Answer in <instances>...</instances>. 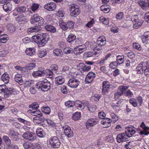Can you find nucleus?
<instances>
[{
  "instance_id": "nucleus-31",
  "label": "nucleus",
  "mask_w": 149,
  "mask_h": 149,
  "mask_svg": "<svg viewBox=\"0 0 149 149\" xmlns=\"http://www.w3.org/2000/svg\"><path fill=\"white\" fill-rule=\"evenodd\" d=\"M76 36L73 34H71L69 35L67 38V41L71 43H72L74 42L75 40Z\"/></svg>"
},
{
  "instance_id": "nucleus-10",
  "label": "nucleus",
  "mask_w": 149,
  "mask_h": 149,
  "mask_svg": "<svg viewBox=\"0 0 149 149\" xmlns=\"http://www.w3.org/2000/svg\"><path fill=\"white\" fill-rule=\"evenodd\" d=\"M40 38L39 41H38V44L44 45L47 42L48 38V36L45 33L41 34Z\"/></svg>"
},
{
  "instance_id": "nucleus-49",
  "label": "nucleus",
  "mask_w": 149,
  "mask_h": 149,
  "mask_svg": "<svg viewBox=\"0 0 149 149\" xmlns=\"http://www.w3.org/2000/svg\"><path fill=\"white\" fill-rule=\"evenodd\" d=\"M63 52L65 53L66 54H72L74 52L73 50L71 48L66 47L63 49Z\"/></svg>"
},
{
  "instance_id": "nucleus-14",
  "label": "nucleus",
  "mask_w": 149,
  "mask_h": 149,
  "mask_svg": "<svg viewBox=\"0 0 149 149\" xmlns=\"http://www.w3.org/2000/svg\"><path fill=\"white\" fill-rule=\"evenodd\" d=\"M56 3L54 2H50L44 5V8L47 10L52 11L56 8Z\"/></svg>"
},
{
  "instance_id": "nucleus-63",
  "label": "nucleus",
  "mask_w": 149,
  "mask_h": 149,
  "mask_svg": "<svg viewBox=\"0 0 149 149\" xmlns=\"http://www.w3.org/2000/svg\"><path fill=\"white\" fill-rule=\"evenodd\" d=\"M39 7V6L38 4L34 3L31 7V9L32 11L34 12L38 9Z\"/></svg>"
},
{
  "instance_id": "nucleus-18",
  "label": "nucleus",
  "mask_w": 149,
  "mask_h": 149,
  "mask_svg": "<svg viewBox=\"0 0 149 149\" xmlns=\"http://www.w3.org/2000/svg\"><path fill=\"white\" fill-rule=\"evenodd\" d=\"M34 122L36 123L39 124L42 122H43L45 120V118L42 114L33 118Z\"/></svg>"
},
{
  "instance_id": "nucleus-3",
  "label": "nucleus",
  "mask_w": 149,
  "mask_h": 149,
  "mask_svg": "<svg viewBox=\"0 0 149 149\" xmlns=\"http://www.w3.org/2000/svg\"><path fill=\"white\" fill-rule=\"evenodd\" d=\"M16 9L17 12L20 13H24V14L23 15L25 17H28L30 16H31L32 14L31 12L27 9L25 6H20L17 7L16 8Z\"/></svg>"
},
{
  "instance_id": "nucleus-59",
  "label": "nucleus",
  "mask_w": 149,
  "mask_h": 149,
  "mask_svg": "<svg viewBox=\"0 0 149 149\" xmlns=\"http://www.w3.org/2000/svg\"><path fill=\"white\" fill-rule=\"evenodd\" d=\"M136 100L132 98L130 99L129 102L133 106L136 107L137 105Z\"/></svg>"
},
{
  "instance_id": "nucleus-50",
  "label": "nucleus",
  "mask_w": 149,
  "mask_h": 149,
  "mask_svg": "<svg viewBox=\"0 0 149 149\" xmlns=\"http://www.w3.org/2000/svg\"><path fill=\"white\" fill-rule=\"evenodd\" d=\"M16 29L15 27L12 24H10L8 28V31L11 33H13L15 31Z\"/></svg>"
},
{
  "instance_id": "nucleus-9",
  "label": "nucleus",
  "mask_w": 149,
  "mask_h": 149,
  "mask_svg": "<svg viewBox=\"0 0 149 149\" xmlns=\"http://www.w3.org/2000/svg\"><path fill=\"white\" fill-rule=\"evenodd\" d=\"M80 83V81L78 79L73 78L69 79L68 83V85L70 87L76 88L78 87Z\"/></svg>"
},
{
  "instance_id": "nucleus-17",
  "label": "nucleus",
  "mask_w": 149,
  "mask_h": 149,
  "mask_svg": "<svg viewBox=\"0 0 149 149\" xmlns=\"http://www.w3.org/2000/svg\"><path fill=\"white\" fill-rule=\"evenodd\" d=\"M128 87L127 86H122L119 87L118 89L120 92H118L115 93V95H116L117 94L120 96L122 95V94L126 92V90L127 89Z\"/></svg>"
},
{
  "instance_id": "nucleus-28",
  "label": "nucleus",
  "mask_w": 149,
  "mask_h": 149,
  "mask_svg": "<svg viewBox=\"0 0 149 149\" xmlns=\"http://www.w3.org/2000/svg\"><path fill=\"white\" fill-rule=\"evenodd\" d=\"M124 56L123 55H118L116 56V62L117 65L122 64L124 61Z\"/></svg>"
},
{
  "instance_id": "nucleus-61",
  "label": "nucleus",
  "mask_w": 149,
  "mask_h": 149,
  "mask_svg": "<svg viewBox=\"0 0 149 149\" xmlns=\"http://www.w3.org/2000/svg\"><path fill=\"white\" fill-rule=\"evenodd\" d=\"M58 45L60 48L64 49L66 47V45L65 42L63 41H60L58 43Z\"/></svg>"
},
{
  "instance_id": "nucleus-40",
  "label": "nucleus",
  "mask_w": 149,
  "mask_h": 149,
  "mask_svg": "<svg viewBox=\"0 0 149 149\" xmlns=\"http://www.w3.org/2000/svg\"><path fill=\"white\" fill-rule=\"evenodd\" d=\"M100 8L102 11L106 13H108L110 11V9L108 6L105 5L101 6Z\"/></svg>"
},
{
  "instance_id": "nucleus-8",
  "label": "nucleus",
  "mask_w": 149,
  "mask_h": 149,
  "mask_svg": "<svg viewBox=\"0 0 149 149\" xmlns=\"http://www.w3.org/2000/svg\"><path fill=\"white\" fill-rule=\"evenodd\" d=\"M129 139L128 135H126L125 133L119 134L117 135L116 137L117 141L119 143L126 141Z\"/></svg>"
},
{
  "instance_id": "nucleus-41",
  "label": "nucleus",
  "mask_w": 149,
  "mask_h": 149,
  "mask_svg": "<svg viewBox=\"0 0 149 149\" xmlns=\"http://www.w3.org/2000/svg\"><path fill=\"white\" fill-rule=\"evenodd\" d=\"M82 48H74V51H77V53L79 54H81L86 50V47L85 45H83Z\"/></svg>"
},
{
  "instance_id": "nucleus-29",
  "label": "nucleus",
  "mask_w": 149,
  "mask_h": 149,
  "mask_svg": "<svg viewBox=\"0 0 149 149\" xmlns=\"http://www.w3.org/2000/svg\"><path fill=\"white\" fill-rule=\"evenodd\" d=\"M10 77L8 74L6 73H4L1 76V79L5 83L7 84L9 82Z\"/></svg>"
},
{
  "instance_id": "nucleus-22",
  "label": "nucleus",
  "mask_w": 149,
  "mask_h": 149,
  "mask_svg": "<svg viewBox=\"0 0 149 149\" xmlns=\"http://www.w3.org/2000/svg\"><path fill=\"white\" fill-rule=\"evenodd\" d=\"M97 45L101 46L104 45L106 43V38L103 36H101L98 38L97 42Z\"/></svg>"
},
{
  "instance_id": "nucleus-25",
  "label": "nucleus",
  "mask_w": 149,
  "mask_h": 149,
  "mask_svg": "<svg viewBox=\"0 0 149 149\" xmlns=\"http://www.w3.org/2000/svg\"><path fill=\"white\" fill-rule=\"evenodd\" d=\"M45 29L47 31L52 33H55L56 31V28L55 27L51 25H47L45 26Z\"/></svg>"
},
{
  "instance_id": "nucleus-23",
  "label": "nucleus",
  "mask_w": 149,
  "mask_h": 149,
  "mask_svg": "<svg viewBox=\"0 0 149 149\" xmlns=\"http://www.w3.org/2000/svg\"><path fill=\"white\" fill-rule=\"evenodd\" d=\"M139 4L143 9L146 10L149 8V3L147 0H145L144 1H141Z\"/></svg>"
},
{
  "instance_id": "nucleus-54",
  "label": "nucleus",
  "mask_w": 149,
  "mask_h": 149,
  "mask_svg": "<svg viewBox=\"0 0 149 149\" xmlns=\"http://www.w3.org/2000/svg\"><path fill=\"white\" fill-rule=\"evenodd\" d=\"M51 70L53 72H55L54 73H56L58 71V67L56 65H52L50 67Z\"/></svg>"
},
{
  "instance_id": "nucleus-5",
  "label": "nucleus",
  "mask_w": 149,
  "mask_h": 149,
  "mask_svg": "<svg viewBox=\"0 0 149 149\" xmlns=\"http://www.w3.org/2000/svg\"><path fill=\"white\" fill-rule=\"evenodd\" d=\"M22 137L26 140L31 141H33L37 138L36 134L32 132H26L22 135Z\"/></svg>"
},
{
  "instance_id": "nucleus-27",
  "label": "nucleus",
  "mask_w": 149,
  "mask_h": 149,
  "mask_svg": "<svg viewBox=\"0 0 149 149\" xmlns=\"http://www.w3.org/2000/svg\"><path fill=\"white\" fill-rule=\"evenodd\" d=\"M32 74L34 77L43 76L45 74V70H38L34 71L33 73Z\"/></svg>"
},
{
  "instance_id": "nucleus-37",
  "label": "nucleus",
  "mask_w": 149,
  "mask_h": 149,
  "mask_svg": "<svg viewBox=\"0 0 149 149\" xmlns=\"http://www.w3.org/2000/svg\"><path fill=\"white\" fill-rule=\"evenodd\" d=\"M36 133L40 137H43L45 135L44 132L41 129H37L36 130Z\"/></svg>"
},
{
  "instance_id": "nucleus-35",
  "label": "nucleus",
  "mask_w": 149,
  "mask_h": 149,
  "mask_svg": "<svg viewBox=\"0 0 149 149\" xmlns=\"http://www.w3.org/2000/svg\"><path fill=\"white\" fill-rule=\"evenodd\" d=\"M85 105L88 110L91 112H93L96 109V107L95 105H91L87 102L86 103Z\"/></svg>"
},
{
  "instance_id": "nucleus-13",
  "label": "nucleus",
  "mask_w": 149,
  "mask_h": 149,
  "mask_svg": "<svg viewBox=\"0 0 149 149\" xmlns=\"http://www.w3.org/2000/svg\"><path fill=\"white\" fill-rule=\"evenodd\" d=\"M126 130L125 131V133L128 135L129 138L136 132L135 128L132 126L126 127Z\"/></svg>"
},
{
  "instance_id": "nucleus-36",
  "label": "nucleus",
  "mask_w": 149,
  "mask_h": 149,
  "mask_svg": "<svg viewBox=\"0 0 149 149\" xmlns=\"http://www.w3.org/2000/svg\"><path fill=\"white\" fill-rule=\"evenodd\" d=\"M45 74H46L49 78H53L54 75V73L50 69H47L45 70Z\"/></svg>"
},
{
  "instance_id": "nucleus-57",
  "label": "nucleus",
  "mask_w": 149,
  "mask_h": 149,
  "mask_svg": "<svg viewBox=\"0 0 149 149\" xmlns=\"http://www.w3.org/2000/svg\"><path fill=\"white\" fill-rule=\"evenodd\" d=\"M67 24L68 26V29H72L74 28V23L73 22L70 21L67 22Z\"/></svg>"
},
{
  "instance_id": "nucleus-33",
  "label": "nucleus",
  "mask_w": 149,
  "mask_h": 149,
  "mask_svg": "<svg viewBox=\"0 0 149 149\" xmlns=\"http://www.w3.org/2000/svg\"><path fill=\"white\" fill-rule=\"evenodd\" d=\"M59 25L60 27L63 30L66 31L68 29L67 23L65 22L60 21L59 22Z\"/></svg>"
},
{
  "instance_id": "nucleus-62",
  "label": "nucleus",
  "mask_w": 149,
  "mask_h": 149,
  "mask_svg": "<svg viewBox=\"0 0 149 149\" xmlns=\"http://www.w3.org/2000/svg\"><path fill=\"white\" fill-rule=\"evenodd\" d=\"M98 116L100 119H104L106 116V114L104 112L101 111L99 113Z\"/></svg>"
},
{
  "instance_id": "nucleus-16",
  "label": "nucleus",
  "mask_w": 149,
  "mask_h": 149,
  "mask_svg": "<svg viewBox=\"0 0 149 149\" xmlns=\"http://www.w3.org/2000/svg\"><path fill=\"white\" fill-rule=\"evenodd\" d=\"M4 92V97L5 98L8 97L12 95L14 92V89L12 88H5Z\"/></svg>"
},
{
  "instance_id": "nucleus-44",
  "label": "nucleus",
  "mask_w": 149,
  "mask_h": 149,
  "mask_svg": "<svg viewBox=\"0 0 149 149\" xmlns=\"http://www.w3.org/2000/svg\"><path fill=\"white\" fill-rule=\"evenodd\" d=\"M41 35L38 34L37 35H35L32 36L33 40L38 44V41H39Z\"/></svg>"
},
{
  "instance_id": "nucleus-7",
  "label": "nucleus",
  "mask_w": 149,
  "mask_h": 149,
  "mask_svg": "<svg viewBox=\"0 0 149 149\" xmlns=\"http://www.w3.org/2000/svg\"><path fill=\"white\" fill-rule=\"evenodd\" d=\"M51 146L53 148H58L59 147L61 143L58 138L56 136L52 137L49 140Z\"/></svg>"
},
{
  "instance_id": "nucleus-46",
  "label": "nucleus",
  "mask_w": 149,
  "mask_h": 149,
  "mask_svg": "<svg viewBox=\"0 0 149 149\" xmlns=\"http://www.w3.org/2000/svg\"><path fill=\"white\" fill-rule=\"evenodd\" d=\"M75 104V103L74 101H68L65 103V106L68 107H72Z\"/></svg>"
},
{
  "instance_id": "nucleus-58",
  "label": "nucleus",
  "mask_w": 149,
  "mask_h": 149,
  "mask_svg": "<svg viewBox=\"0 0 149 149\" xmlns=\"http://www.w3.org/2000/svg\"><path fill=\"white\" fill-rule=\"evenodd\" d=\"M110 85L104 86V88H103L102 93L104 95H105L106 94V92H108L109 89L110 88Z\"/></svg>"
},
{
  "instance_id": "nucleus-39",
  "label": "nucleus",
  "mask_w": 149,
  "mask_h": 149,
  "mask_svg": "<svg viewBox=\"0 0 149 149\" xmlns=\"http://www.w3.org/2000/svg\"><path fill=\"white\" fill-rule=\"evenodd\" d=\"M23 146L25 149L30 148V149H32L33 143L29 141H26L24 143Z\"/></svg>"
},
{
  "instance_id": "nucleus-48",
  "label": "nucleus",
  "mask_w": 149,
  "mask_h": 149,
  "mask_svg": "<svg viewBox=\"0 0 149 149\" xmlns=\"http://www.w3.org/2000/svg\"><path fill=\"white\" fill-rule=\"evenodd\" d=\"M31 113L33 116H35V117H37L39 116H40V115L42 114H43V113L42 112L39 110H36L35 111H32L31 112Z\"/></svg>"
},
{
  "instance_id": "nucleus-26",
  "label": "nucleus",
  "mask_w": 149,
  "mask_h": 149,
  "mask_svg": "<svg viewBox=\"0 0 149 149\" xmlns=\"http://www.w3.org/2000/svg\"><path fill=\"white\" fill-rule=\"evenodd\" d=\"M26 54L29 56H31L35 54L36 53V49L34 48H28L26 51Z\"/></svg>"
},
{
  "instance_id": "nucleus-19",
  "label": "nucleus",
  "mask_w": 149,
  "mask_h": 149,
  "mask_svg": "<svg viewBox=\"0 0 149 149\" xmlns=\"http://www.w3.org/2000/svg\"><path fill=\"white\" fill-rule=\"evenodd\" d=\"M141 127H142L144 131H141L140 132L141 134H148L149 133V127L146 126L144 122L141 123L140 125Z\"/></svg>"
},
{
  "instance_id": "nucleus-47",
  "label": "nucleus",
  "mask_w": 149,
  "mask_h": 149,
  "mask_svg": "<svg viewBox=\"0 0 149 149\" xmlns=\"http://www.w3.org/2000/svg\"><path fill=\"white\" fill-rule=\"evenodd\" d=\"M29 108L30 109H36L39 107V105L38 103L36 102H34L30 105Z\"/></svg>"
},
{
  "instance_id": "nucleus-55",
  "label": "nucleus",
  "mask_w": 149,
  "mask_h": 149,
  "mask_svg": "<svg viewBox=\"0 0 149 149\" xmlns=\"http://www.w3.org/2000/svg\"><path fill=\"white\" fill-rule=\"evenodd\" d=\"M35 67L36 64L33 63H30L25 68V69L26 68L28 70H30L32 69Z\"/></svg>"
},
{
  "instance_id": "nucleus-11",
  "label": "nucleus",
  "mask_w": 149,
  "mask_h": 149,
  "mask_svg": "<svg viewBox=\"0 0 149 149\" xmlns=\"http://www.w3.org/2000/svg\"><path fill=\"white\" fill-rule=\"evenodd\" d=\"M62 127L64 130L65 134L68 137H71L73 136V131L68 126L65 125L63 126Z\"/></svg>"
},
{
  "instance_id": "nucleus-38",
  "label": "nucleus",
  "mask_w": 149,
  "mask_h": 149,
  "mask_svg": "<svg viewBox=\"0 0 149 149\" xmlns=\"http://www.w3.org/2000/svg\"><path fill=\"white\" fill-rule=\"evenodd\" d=\"M8 134L9 136L13 138L14 140H16L17 138V133L13 130H10L9 131Z\"/></svg>"
},
{
  "instance_id": "nucleus-52",
  "label": "nucleus",
  "mask_w": 149,
  "mask_h": 149,
  "mask_svg": "<svg viewBox=\"0 0 149 149\" xmlns=\"http://www.w3.org/2000/svg\"><path fill=\"white\" fill-rule=\"evenodd\" d=\"M24 86L26 87H31L33 86V81H26L24 83Z\"/></svg>"
},
{
  "instance_id": "nucleus-56",
  "label": "nucleus",
  "mask_w": 149,
  "mask_h": 149,
  "mask_svg": "<svg viewBox=\"0 0 149 149\" xmlns=\"http://www.w3.org/2000/svg\"><path fill=\"white\" fill-rule=\"evenodd\" d=\"M133 95V93L130 90H128L124 93V95L129 98L132 97Z\"/></svg>"
},
{
  "instance_id": "nucleus-24",
  "label": "nucleus",
  "mask_w": 149,
  "mask_h": 149,
  "mask_svg": "<svg viewBox=\"0 0 149 149\" xmlns=\"http://www.w3.org/2000/svg\"><path fill=\"white\" fill-rule=\"evenodd\" d=\"M20 74H17L15 76L14 78L15 80L20 85H22L23 83Z\"/></svg>"
},
{
  "instance_id": "nucleus-2",
  "label": "nucleus",
  "mask_w": 149,
  "mask_h": 149,
  "mask_svg": "<svg viewBox=\"0 0 149 149\" xmlns=\"http://www.w3.org/2000/svg\"><path fill=\"white\" fill-rule=\"evenodd\" d=\"M31 24L37 25H43L45 23L44 19L42 17L38 16L36 15L32 16L30 20Z\"/></svg>"
},
{
  "instance_id": "nucleus-64",
  "label": "nucleus",
  "mask_w": 149,
  "mask_h": 149,
  "mask_svg": "<svg viewBox=\"0 0 149 149\" xmlns=\"http://www.w3.org/2000/svg\"><path fill=\"white\" fill-rule=\"evenodd\" d=\"M41 147L40 144L38 143H36L34 145L33 144L32 149H41Z\"/></svg>"
},
{
  "instance_id": "nucleus-12",
  "label": "nucleus",
  "mask_w": 149,
  "mask_h": 149,
  "mask_svg": "<svg viewBox=\"0 0 149 149\" xmlns=\"http://www.w3.org/2000/svg\"><path fill=\"white\" fill-rule=\"evenodd\" d=\"M95 76V73L93 72H89L86 76L85 81L86 84L91 83L94 79Z\"/></svg>"
},
{
  "instance_id": "nucleus-21",
  "label": "nucleus",
  "mask_w": 149,
  "mask_h": 149,
  "mask_svg": "<svg viewBox=\"0 0 149 149\" xmlns=\"http://www.w3.org/2000/svg\"><path fill=\"white\" fill-rule=\"evenodd\" d=\"M12 3L11 2H9L3 5V8L5 11L7 13H9L12 10Z\"/></svg>"
},
{
  "instance_id": "nucleus-20",
  "label": "nucleus",
  "mask_w": 149,
  "mask_h": 149,
  "mask_svg": "<svg viewBox=\"0 0 149 149\" xmlns=\"http://www.w3.org/2000/svg\"><path fill=\"white\" fill-rule=\"evenodd\" d=\"M97 123V121L96 119L93 118L89 119L86 122V128L88 129L89 126H92Z\"/></svg>"
},
{
  "instance_id": "nucleus-42",
  "label": "nucleus",
  "mask_w": 149,
  "mask_h": 149,
  "mask_svg": "<svg viewBox=\"0 0 149 149\" xmlns=\"http://www.w3.org/2000/svg\"><path fill=\"white\" fill-rule=\"evenodd\" d=\"M3 139L8 146H10L11 143V140L8 136H4L3 137Z\"/></svg>"
},
{
  "instance_id": "nucleus-51",
  "label": "nucleus",
  "mask_w": 149,
  "mask_h": 149,
  "mask_svg": "<svg viewBox=\"0 0 149 149\" xmlns=\"http://www.w3.org/2000/svg\"><path fill=\"white\" fill-rule=\"evenodd\" d=\"M93 55V53L91 52H85L83 55V57L86 58L91 57Z\"/></svg>"
},
{
  "instance_id": "nucleus-43",
  "label": "nucleus",
  "mask_w": 149,
  "mask_h": 149,
  "mask_svg": "<svg viewBox=\"0 0 149 149\" xmlns=\"http://www.w3.org/2000/svg\"><path fill=\"white\" fill-rule=\"evenodd\" d=\"M57 81L56 84L58 85H61L64 82V79L61 77H58L56 78Z\"/></svg>"
},
{
  "instance_id": "nucleus-6",
  "label": "nucleus",
  "mask_w": 149,
  "mask_h": 149,
  "mask_svg": "<svg viewBox=\"0 0 149 149\" xmlns=\"http://www.w3.org/2000/svg\"><path fill=\"white\" fill-rule=\"evenodd\" d=\"M131 20L133 24L134 28L135 29H138L143 24L141 20L139 19L137 15H132L131 17Z\"/></svg>"
},
{
  "instance_id": "nucleus-60",
  "label": "nucleus",
  "mask_w": 149,
  "mask_h": 149,
  "mask_svg": "<svg viewBox=\"0 0 149 149\" xmlns=\"http://www.w3.org/2000/svg\"><path fill=\"white\" fill-rule=\"evenodd\" d=\"M123 17V13L122 12L118 13L116 15V18L117 19H122Z\"/></svg>"
},
{
  "instance_id": "nucleus-15",
  "label": "nucleus",
  "mask_w": 149,
  "mask_h": 149,
  "mask_svg": "<svg viewBox=\"0 0 149 149\" xmlns=\"http://www.w3.org/2000/svg\"><path fill=\"white\" fill-rule=\"evenodd\" d=\"M41 26L40 25H36L28 29V33L29 34L31 33L37 32L41 30Z\"/></svg>"
},
{
  "instance_id": "nucleus-30",
  "label": "nucleus",
  "mask_w": 149,
  "mask_h": 149,
  "mask_svg": "<svg viewBox=\"0 0 149 149\" xmlns=\"http://www.w3.org/2000/svg\"><path fill=\"white\" fill-rule=\"evenodd\" d=\"M26 17L23 15H21L19 17H18L17 19V20L21 24H24L26 22V19L25 18Z\"/></svg>"
},
{
  "instance_id": "nucleus-4",
  "label": "nucleus",
  "mask_w": 149,
  "mask_h": 149,
  "mask_svg": "<svg viewBox=\"0 0 149 149\" xmlns=\"http://www.w3.org/2000/svg\"><path fill=\"white\" fill-rule=\"evenodd\" d=\"M69 10L70 15L72 17H76L80 13L79 6L75 4L71 5L70 6Z\"/></svg>"
},
{
  "instance_id": "nucleus-45",
  "label": "nucleus",
  "mask_w": 149,
  "mask_h": 149,
  "mask_svg": "<svg viewBox=\"0 0 149 149\" xmlns=\"http://www.w3.org/2000/svg\"><path fill=\"white\" fill-rule=\"evenodd\" d=\"M81 115L80 112H77L73 115L72 116V118L74 120H78L80 117Z\"/></svg>"
},
{
  "instance_id": "nucleus-34",
  "label": "nucleus",
  "mask_w": 149,
  "mask_h": 149,
  "mask_svg": "<svg viewBox=\"0 0 149 149\" xmlns=\"http://www.w3.org/2000/svg\"><path fill=\"white\" fill-rule=\"evenodd\" d=\"M8 40V37L7 35L3 34V35H0V43H5Z\"/></svg>"
},
{
  "instance_id": "nucleus-53",
  "label": "nucleus",
  "mask_w": 149,
  "mask_h": 149,
  "mask_svg": "<svg viewBox=\"0 0 149 149\" xmlns=\"http://www.w3.org/2000/svg\"><path fill=\"white\" fill-rule=\"evenodd\" d=\"M47 54V52L46 51H40L38 53V56L42 58L46 56Z\"/></svg>"
},
{
  "instance_id": "nucleus-1",
  "label": "nucleus",
  "mask_w": 149,
  "mask_h": 149,
  "mask_svg": "<svg viewBox=\"0 0 149 149\" xmlns=\"http://www.w3.org/2000/svg\"><path fill=\"white\" fill-rule=\"evenodd\" d=\"M51 84L47 79L40 81L36 84V88L43 91H46L50 88Z\"/></svg>"
},
{
  "instance_id": "nucleus-32",
  "label": "nucleus",
  "mask_w": 149,
  "mask_h": 149,
  "mask_svg": "<svg viewBox=\"0 0 149 149\" xmlns=\"http://www.w3.org/2000/svg\"><path fill=\"white\" fill-rule=\"evenodd\" d=\"M142 64L141 63L139 65L136 69L137 72L138 74H142L143 72V70L145 68V67H143Z\"/></svg>"
}]
</instances>
